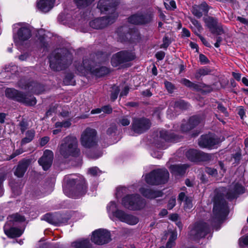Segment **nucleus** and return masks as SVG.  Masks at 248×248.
<instances>
[{
    "mask_svg": "<svg viewBox=\"0 0 248 248\" xmlns=\"http://www.w3.org/2000/svg\"><path fill=\"white\" fill-rule=\"evenodd\" d=\"M231 188L232 189L227 190L226 188L221 187L216 191L213 215L215 219L217 221H220L225 217L228 212V206L224 197L228 199H232L236 197L237 194H242L244 192V187L239 183L233 184Z\"/></svg>",
    "mask_w": 248,
    "mask_h": 248,
    "instance_id": "1",
    "label": "nucleus"
},
{
    "mask_svg": "<svg viewBox=\"0 0 248 248\" xmlns=\"http://www.w3.org/2000/svg\"><path fill=\"white\" fill-rule=\"evenodd\" d=\"M118 2L116 0H100L97 4V8L102 13L110 14L105 17L97 18L90 22V26L95 29H101L108 25L115 22L118 15L115 12V6Z\"/></svg>",
    "mask_w": 248,
    "mask_h": 248,
    "instance_id": "2",
    "label": "nucleus"
},
{
    "mask_svg": "<svg viewBox=\"0 0 248 248\" xmlns=\"http://www.w3.org/2000/svg\"><path fill=\"white\" fill-rule=\"evenodd\" d=\"M64 180L67 186L63 187V191L68 197L78 198L86 192V185L82 178L71 174L65 176Z\"/></svg>",
    "mask_w": 248,
    "mask_h": 248,
    "instance_id": "3",
    "label": "nucleus"
},
{
    "mask_svg": "<svg viewBox=\"0 0 248 248\" xmlns=\"http://www.w3.org/2000/svg\"><path fill=\"white\" fill-rule=\"evenodd\" d=\"M13 38L18 49L24 50L29 46L28 40L31 36L30 27L25 23H18L13 25Z\"/></svg>",
    "mask_w": 248,
    "mask_h": 248,
    "instance_id": "4",
    "label": "nucleus"
},
{
    "mask_svg": "<svg viewBox=\"0 0 248 248\" xmlns=\"http://www.w3.org/2000/svg\"><path fill=\"white\" fill-rule=\"evenodd\" d=\"M59 152L64 158L70 156H76L79 155V149L78 148V141L77 138L73 135L65 137L59 146Z\"/></svg>",
    "mask_w": 248,
    "mask_h": 248,
    "instance_id": "5",
    "label": "nucleus"
},
{
    "mask_svg": "<svg viewBox=\"0 0 248 248\" xmlns=\"http://www.w3.org/2000/svg\"><path fill=\"white\" fill-rule=\"evenodd\" d=\"M7 221L4 226L5 233L9 237H19L23 232V230L14 227L18 223L23 222L25 220L24 217L18 214H14L7 217Z\"/></svg>",
    "mask_w": 248,
    "mask_h": 248,
    "instance_id": "6",
    "label": "nucleus"
},
{
    "mask_svg": "<svg viewBox=\"0 0 248 248\" xmlns=\"http://www.w3.org/2000/svg\"><path fill=\"white\" fill-rule=\"evenodd\" d=\"M71 54L66 49H58L55 50L49 57L50 67L56 71L62 70L64 66L65 60L71 59Z\"/></svg>",
    "mask_w": 248,
    "mask_h": 248,
    "instance_id": "7",
    "label": "nucleus"
},
{
    "mask_svg": "<svg viewBox=\"0 0 248 248\" xmlns=\"http://www.w3.org/2000/svg\"><path fill=\"white\" fill-rule=\"evenodd\" d=\"M93 62L91 60L84 59L82 64L76 66V69L78 73L83 76H86L88 73H91L94 76L100 77L109 73V69L106 67L96 68L95 69L92 67Z\"/></svg>",
    "mask_w": 248,
    "mask_h": 248,
    "instance_id": "8",
    "label": "nucleus"
},
{
    "mask_svg": "<svg viewBox=\"0 0 248 248\" xmlns=\"http://www.w3.org/2000/svg\"><path fill=\"white\" fill-rule=\"evenodd\" d=\"M169 173L166 169L155 170L145 176L146 182L150 185H157L166 183Z\"/></svg>",
    "mask_w": 248,
    "mask_h": 248,
    "instance_id": "9",
    "label": "nucleus"
},
{
    "mask_svg": "<svg viewBox=\"0 0 248 248\" xmlns=\"http://www.w3.org/2000/svg\"><path fill=\"white\" fill-rule=\"evenodd\" d=\"M122 204L130 210H138L145 205V202L139 194L127 195L123 198Z\"/></svg>",
    "mask_w": 248,
    "mask_h": 248,
    "instance_id": "10",
    "label": "nucleus"
},
{
    "mask_svg": "<svg viewBox=\"0 0 248 248\" xmlns=\"http://www.w3.org/2000/svg\"><path fill=\"white\" fill-rule=\"evenodd\" d=\"M6 96L27 106H34L36 103L35 98L32 96H27L13 88H8L5 91Z\"/></svg>",
    "mask_w": 248,
    "mask_h": 248,
    "instance_id": "11",
    "label": "nucleus"
},
{
    "mask_svg": "<svg viewBox=\"0 0 248 248\" xmlns=\"http://www.w3.org/2000/svg\"><path fill=\"white\" fill-rule=\"evenodd\" d=\"M96 135L97 133L95 130L87 128L81 135V144L87 148L94 146L97 143Z\"/></svg>",
    "mask_w": 248,
    "mask_h": 248,
    "instance_id": "12",
    "label": "nucleus"
},
{
    "mask_svg": "<svg viewBox=\"0 0 248 248\" xmlns=\"http://www.w3.org/2000/svg\"><path fill=\"white\" fill-rule=\"evenodd\" d=\"M189 235L195 239L204 237L208 232V225L202 221L196 222L189 227Z\"/></svg>",
    "mask_w": 248,
    "mask_h": 248,
    "instance_id": "13",
    "label": "nucleus"
},
{
    "mask_svg": "<svg viewBox=\"0 0 248 248\" xmlns=\"http://www.w3.org/2000/svg\"><path fill=\"white\" fill-rule=\"evenodd\" d=\"M135 55L132 52L122 51L115 54L111 59V64L114 67H117L124 62L134 60Z\"/></svg>",
    "mask_w": 248,
    "mask_h": 248,
    "instance_id": "14",
    "label": "nucleus"
},
{
    "mask_svg": "<svg viewBox=\"0 0 248 248\" xmlns=\"http://www.w3.org/2000/svg\"><path fill=\"white\" fill-rule=\"evenodd\" d=\"M91 240L97 245H103L110 240V233L106 230L98 229L94 231L92 234Z\"/></svg>",
    "mask_w": 248,
    "mask_h": 248,
    "instance_id": "15",
    "label": "nucleus"
},
{
    "mask_svg": "<svg viewBox=\"0 0 248 248\" xmlns=\"http://www.w3.org/2000/svg\"><path fill=\"white\" fill-rule=\"evenodd\" d=\"M219 142V139L215 135L209 134L201 136L199 141V145L201 147L212 149Z\"/></svg>",
    "mask_w": 248,
    "mask_h": 248,
    "instance_id": "16",
    "label": "nucleus"
},
{
    "mask_svg": "<svg viewBox=\"0 0 248 248\" xmlns=\"http://www.w3.org/2000/svg\"><path fill=\"white\" fill-rule=\"evenodd\" d=\"M115 218L130 225H136L139 221V218L136 216L128 214L121 209L118 211L116 214H115Z\"/></svg>",
    "mask_w": 248,
    "mask_h": 248,
    "instance_id": "17",
    "label": "nucleus"
},
{
    "mask_svg": "<svg viewBox=\"0 0 248 248\" xmlns=\"http://www.w3.org/2000/svg\"><path fill=\"white\" fill-rule=\"evenodd\" d=\"M150 127V123L149 120L144 118H135L132 123V129L138 134H141Z\"/></svg>",
    "mask_w": 248,
    "mask_h": 248,
    "instance_id": "18",
    "label": "nucleus"
},
{
    "mask_svg": "<svg viewBox=\"0 0 248 248\" xmlns=\"http://www.w3.org/2000/svg\"><path fill=\"white\" fill-rule=\"evenodd\" d=\"M153 14L151 12L144 15L135 14L128 19L129 23L133 24H142L149 22L152 19Z\"/></svg>",
    "mask_w": 248,
    "mask_h": 248,
    "instance_id": "19",
    "label": "nucleus"
},
{
    "mask_svg": "<svg viewBox=\"0 0 248 248\" xmlns=\"http://www.w3.org/2000/svg\"><path fill=\"white\" fill-rule=\"evenodd\" d=\"M53 158V152L49 150H46L44 152V154L38 160V163L44 170H48L51 166Z\"/></svg>",
    "mask_w": 248,
    "mask_h": 248,
    "instance_id": "20",
    "label": "nucleus"
},
{
    "mask_svg": "<svg viewBox=\"0 0 248 248\" xmlns=\"http://www.w3.org/2000/svg\"><path fill=\"white\" fill-rule=\"evenodd\" d=\"M126 28L125 27H122L118 29L117 33L118 36L119 40L121 42L130 41L132 42L133 38L136 37H138V33L134 32L132 34V32L125 33Z\"/></svg>",
    "mask_w": 248,
    "mask_h": 248,
    "instance_id": "21",
    "label": "nucleus"
},
{
    "mask_svg": "<svg viewBox=\"0 0 248 248\" xmlns=\"http://www.w3.org/2000/svg\"><path fill=\"white\" fill-rule=\"evenodd\" d=\"M202 119L200 116H194L191 117L188 122L183 123L181 126V130L184 133H186L191 130L195 126L198 125Z\"/></svg>",
    "mask_w": 248,
    "mask_h": 248,
    "instance_id": "22",
    "label": "nucleus"
},
{
    "mask_svg": "<svg viewBox=\"0 0 248 248\" xmlns=\"http://www.w3.org/2000/svg\"><path fill=\"white\" fill-rule=\"evenodd\" d=\"M140 192L146 198L155 199L162 197L163 193L161 191L155 190L147 186H144L139 189Z\"/></svg>",
    "mask_w": 248,
    "mask_h": 248,
    "instance_id": "23",
    "label": "nucleus"
},
{
    "mask_svg": "<svg viewBox=\"0 0 248 248\" xmlns=\"http://www.w3.org/2000/svg\"><path fill=\"white\" fill-rule=\"evenodd\" d=\"M186 156L190 161L197 162L206 157L207 154L197 150L190 149L186 152Z\"/></svg>",
    "mask_w": 248,
    "mask_h": 248,
    "instance_id": "24",
    "label": "nucleus"
},
{
    "mask_svg": "<svg viewBox=\"0 0 248 248\" xmlns=\"http://www.w3.org/2000/svg\"><path fill=\"white\" fill-rule=\"evenodd\" d=\"M209 7L205 2H202L200 5H195L192 7L191 12L192 14L197 17L200 18L202 16L203 13H207Z\"/></svg>",
    "mask_w": 248,
    "mask_h": 248,
    "instance_id": "25",
    "label": "nucleus"
},
{
    "mask_svg": "<svg viewBox=\"0 0 248 248\" xmlns=\"http://www.w3.org/2000/svg\"><path fill=\"white\" fill-rule=\"evenodd\" d=\"M55 0H40L37 3V8L43 13L49 12L54 6Z\"/></svg>",
    "mask_w": 248,
    "mask_h": 248,
    "instance_id": "26",
    "label": "nucleus"
},
{
    "mask_svg": "<svg viewBox=\"0 0 248 248\" xmlns=\"http://www.w3.org/2000/svg\"><path fill=\"white\" fill-rule=\"evenodd\" d=\"M20 83L21 81L19 83V86L22 89L28 90L34 93L40 94L44 91V87L37 83L33 82L25 86L21 85Z\"/></svg>",
    "mask_w": 248,
    "mask_h": 248,
    "instance_id": "27",
    "label": "nucleus"
},
{
    "mask_svg": "<svg viewBox=\"0 0 248 248\" xmlns=\"http://www.w3.org/2000/svg\"><path fill=\"white\" fill-rule=\"evenodd\" d=\"M30 162L29 159L23 160L20 161L15 171V175L18 177H22L26 171Z\"/></svg>",
    "mask_w": 248,
    "mask_h": 248,
    "instance_id": "28",
    "label": "nucleus"
},
{
    "mask_svg": "<svg viewBox=\"0 0 248 248\" xmlns=\"http://www.w3.org/2000/svg\"><path fill=\"white\" fill-rule=\"evenodd\" d=\"M206 26L213 33L217 32V29L221 31V29L217 26V20L216 18L209 16L204 19Z\"/></svg>",
    "mask_w": 248,
    "mask_h": 248,
    "instance_id": "29",
    "label": "nucleus"
},
{
    "mask_svg": "<svg viewBox=\"0 0 248 248\" xmlns=\"http://www.w3.org/2000/svg\"><path fill=\"white\" fill-rule=\"evenodd\" d=\"M160 138L162 140L166 142H177L180 141V138L173 134H169L167 131L162 130L160 132Z\"/></svg>",
    "mask_w": 248,
    "mask_h": 248,
    "instance_id": "30",
    "label": "nucleus"
},
{
    "mask_svg": "<svg viewBox=\"0 0 248 248\" xmlns=\"http://www.w3.org/2000/svg\"><path fill=\"white\" fill-rule=\"evenodd\" d=\"M188 167L186 164L173 165L169 167L171 173L175 175H182Z\"/></svg>",
    "mask_w": 248,
    "mask_h": 248,
    "instance_id": "31",
    "label": "nucleus"
},
{
    "mask_svg": "<svg viewBox=\"0 0 248 248\" xmlns=\"http://www.w3.org/2000/svg\"><path fill=\"white\" fill-rule=\"evenodd\" d=\"M120 210L118 208L117 204L113 201L110 202L107 206V210L108 217L111 220L115 219V214Z\"/></svg>",
    "mask_w": 248,
    "mask_h": 248,
    "instance_id": "32",
    "label": "nucleus"
},
{
    "mask_svg": "<svg viewBox=\"0 0 248 248\" xmlns=\"http://www.w3.org/2000/svg\"><path fill=\"white\" fill-rule=\"evenodd\" d=\"M42 219L50 224L55 225H57L61 222V221L58 219L57 214H46L43 216Z\"/></svg>",
    "mask_w": 248,
    "mask_h": 248,
    "instance_id": "33",
    "label": "nucleus"
},
{
    "mask_svg": "<svg viewBox=\"0 0 248 248\" xmlns=\"http://www.w3.org/2000/svg\"><path fill=\"white\" fill-rule=\"evenodd\" d=\"M35 130L33 129L28 130L25 133V137L21 140V145L28 143L32 141L35 136Z\"/></svg>",
    "mask_w": 248,
    "mask_h": 248,
    "instance_id": "34",
    "label": "nucleus"
},
{
    "mask_svg": "<svg viewBox=\"0 0 248 248\" xmlns=\"http://www.w3.org/2000/svg\"><path fill=\"white\" fill-rule=\"evenodd\" d=\"M73 248H90L89 240L84 239L73 242L72 244Z\"/></svg>",
    "mask_w": 248,
    "mask_h": 248,
    "instance_id": "35",
    "label": "nucleus"
},
{
    "mask_svg": "<svg viewBox=\"0 0 248 248\" xmlns=\"http://www.w3.org/2000/svg\"><path fill=\"white\" fill-rule=\"evenodd\" d=\"M171 106H173L174 108H178L181 109H186L188 107V104L182 100L171 102Z\"/></svg>",
    "mask_w": 248,
    "mask_h": 248,
    "instance_id": "36",
    "label": "nucleus"
},
{
    "mask_svg": "<svg viewBox=\"0 0 248 248\" xmlns=\"http://www.w3.org/2000/svg\"><path fill=\"white\" fill-rule=\"evenodd\" d=\"M94 0H74L79 8H85L90 5Z\"/></svg>",
    "mask_w": 248,
    "mask_h": 248,
    "instance_id": "37",
    "label": "nucleus"
},
{
    "mask_svg": "<svg viewBox=\"0 0 248 248\" xmlns=\"http://www.w3.org/2000/svg\"><path fill=\"white\" fill-rule=\"evenodd\" d=\"M127 192L128 189L126 187L122 186H119L116 189V192L115 193L116 198L117 199H119Z\"/></svg>",
    "mask_w": 248,
    "mask_h": 248,
    "instance_id": "38",
    "label": "nucleus"
},
{
    "mask_svg": "<svg viewBox=\"0 0 248 248\" xmlns=\"http://www.w3.org/2000/svg\"><path fill=\"white\" fill-rule=\"evenodd\" d=\"M102 111L106 113H110L112 111V109L109 106H106L103 107L102 108V109L96 108L94 109H93L91 111V113L92 114L100 113Z\"/></svg>",
    "mask_w": 248,
    "mask_h": 248,
    "instance_id": "39",
    "label": "nucleus"
},
{
    "mask_svg": "<svg viewBox=\"0 0 248 248\" xmlns=\"http://www.w3.org/2000/svg\"><path fill=\"white\" fill-rule=\"evenodd\" d=\"M181 82L186 86L193 89L197 90L198 88V86L197 84L192 82L187 79L183 78L181 80Z\"/></svg>",
    "mask_w": 248,
    "mask_h": 248,
    "instance_id": "40",
    "label": "nucleus"
},
{
    "mask_svg": "<svg viewBox=\"0 0 248 248\" xmlns=\"http://www.w3.org/2000/svg\"><path fill=\"white\" fill-rule=\"evenodd\" d=\"M210 72V71L207 68H203L199 69L197 70L195 74V78H199L201 76H204L208 75Z\"/></svg>",
    "mask_w": 248,
    "mask_h": 248,
    "instance_id": "41",
    "label": "nucleus"
},
{
    "mask_svg": "<svg viewBox=\"0 0 248 248\" xmlns=\"http://www.w3.org/2000/svg\"><path fill=\"white\" fill-rule=\"evenodd\" d=\"M177 234L176 232H172L169 238V240L167 243V247H172L175 244V240L177 238Z\"/></svg>",
    "mask_w": 248,
    "mask_h": 248,
    "instance_id": "42",
    "label": "nucleus"
},
{
    "mask_svg": "<svg viewBox=\"0 0 248 248\" xmlns=\"http://www.w3.org/2000/svg\"><path fill=\"white\" fill-rule=\"evenodd\" d=\"M71 123L69 120H66L62 122H58L55 124V127L61 128L62 127L68 128L70 127Z\"/></svg>",
    "mask_w": 248,
    "mask_h": 248,
    "instance_id": "43",
    "label": "nucleus"
},
{
    "mask_svg": "<svg viewBox=\"0 0 248 248\" xmlns=\"http://www.w3.org/2000/svg\"><path fill=\"white\" fill-rule=\"evenodd\" d=\"M184 209L186 211H189L193 207L192 200L191 198H186L185 201Z\"/></svg>",
    "mask_w": 248,
    "mask_h": 248,
    "instance_id": "44",
    "label": "nucleus"
},
{
    "mask_svg": "<svg viewBox=\"0 0 248 248\" xmlns=\"http://www.w3.org/2000/svg\"><path fill=\"white\" fill-rule=\"evenodd\" d=\"M130 122V118L126 116H124L119 120V124L123 126H127L129 124Z\"/></svg>",
    "mask_w": 248,
    "mask_h": 248,
    "instance_id": "45",
    "label": "nucleus"
},
{
    "mask_svg": "<svg viewBox=\"0 0 248 248\" xmlns=\"http://www.w3.org/2000/svg\"><path fill=\"white\" fill-rule=\"evenodd\" d=\"M69 17L68 15H66L64 13H61L58 16V20L60 22L64 24L66 23V21Z\"/></svg>",
    "mask_w": 248,
    "mask_h": 248,
    "instance_id": "46",
    "label": "nucleus"
},
{
    "mask_svg": "<svg viewBox=\"0 0 248 248\" xmlns=\"http://www.w3.org/2000/svg\"><path fill=\"white\" fill-rule=\"evenodd\" d=\"M88 172L93 176L100 175L101 171L97 167H93L89 169Z\"/></svg>",
    "mask_w": 248,
    "mask_h": 248,
    "instance_id": "47",
    "label": "nucleus"
},
{
    "mask_svg": "<svg viewBox=\"0 0 248 248\" xmlns=\"http://www.w3.org/2000/svg\"><path fill=\"white\" fill-rule=\"evenodd\" d=\"M116 130L117 129L115 125L111 126L108 128L107 134L109 136H114L116 134Z\"/></svg>",
    "mask_w": 248,
    "mask_h": 248,
    "instance_id": "48",
    "label": "nucleus"
},
{
    "mask_svg": "<svg viewBox=\"0 0 248 248\" xmlns=\"http://www.w3.org/2000/svg\"><path fill=\"white\" fill-rule=\"evenodd\" d=\"M112 89L113 92L111 93V99L112 100H115L117 98L119 92V89L117 86L113 87Z\"/></svg>",
    "mask_w": 248,
    "mask_h": 248,
    "instance_id": "49",
    "label": "nucleus"
},
{
    "mask_svg": "<svg viewBox=\"0 0 248 248\" xmlns=\"http://www.w3.org/2000/svg\"><path fill=\"white\" fill-rule=\"evenodd\" d=\"M239 245L242 247L244 245H248V235L241 237L239 240Z\"/></svg>",
    "mask_w": 248,
    "mask_h": 248,
    "instance_id": "50",
    "label": "nucleus"
},
{
    "mask_svg": "<svg viewBox=\"0 0 248 248\" xmlns=\"http://www.w3.org/2000/svg\"><path fill=\"white\" fill-rule=\"evenodd\" d=\"M164 84L166 88L169 92L172 93L173 91L174 86L171 82L166 81Z\"/></svg>",
    "mask_w": 248,
    "mask_h": 248,
    "instance_id": "51",
    "label": "nucleus"
},
{
    "mask_svg": "<svg viewBox=\"0 0 248 248\" xmlns=\"http://www.w3.org/2000/svg\"><path fill=\"white\" fill-rule=\"evenodd\" d=\"M23 152V151L22 149H18L16 150L14 153H13L9 157H7L6 158V160H10L14 157H15L16 156L22 154Z\"/></svg>",
    "mask_w": 248,
    "mask_h": 248,
    "instance_id": "52",
    "label": "nucleus"
},
{
    "mask_svg": "<svg viewBox=\"0 0 248 248\" xmlns=\"http://www.w3.org/2000/svg\"><path fill=\"white\" fill-rule=\"evenodd\" d=\"M190 21L192 24L198 29V31H200L202 29L201 25L196 19L194 18H191Z\"/></svg>",
    "mask_w": 248,
    "mask_h": 248,
    "instance_id": "53",
    "label": "nucleus"
},
{
    "mask_svg": "<svg viewBox=\"0 0 248 248\" xmlns=\"http://www.w3.org/2000/svg\"><path fill=\"white\" fill-rule=\"evenodd\" d=\"M20 129L22 133H23L28 127V124L25 121H21L19 123Z\"/></svg>",
    "mask_w": 248,
    "mask_h": 248,
    "instance_id": "54",
    "label": "nucleus"
},
{
    "mask_svg": "<svg viewBox=\"0 0 248 248\" xmlns=\"http://www.w3.org/2000/svg\"><path fill=\"white\" fill-rule=\"evenodd\" d=\"M205 171L212 176H215L217 174V170L211 168H206Z\"/></svg>",
    "mask_w": 248,
    "mask_h": 248,
    "instance_id": "55",
    "label": "nucleus"
},
{
    "mask_svg": "<svg viewBox=\"0 0 248 248\" xmlns=\"http://www.w3.org/2000/svg\"><path fill=\"white\" fill-rule=\"evenodd\" d=\"M37 43H39L38 45L41 47H45L46 46V43L45 41V38L44 36L40 37L39 38V41L37 42Z\"/></svg>",
    "mask_w": 248,
    "mask_h": 248,
    "instance_id": "56",
    "label": "nucleus"
},
{
    "mask_svg": "<svg viewBox=\"0 0 248 248\" xmlns=\"http://www.w3.org/2000/svg\"><path fill=\"white\" fill-rule=\"evenodd\" d=\"M163 43L161 45V47L167 48L170 43L169 39L167 37H164L163 38Z\"/></svg>",
    "mask_w": 248,
    "mask_h": 248,
    "instance_id": "57",
    "label": "nucleus"
},
{
    "mask_svg": "<svg viewBox=\"0 0 248 248\" xmlns=\"http://www.w3.org/2000/svg\"><path fill=\"white\" fill-rule=\"evenodd\" d=\"M17 67L16 65H12V66L9 65L5 67V72H13L16 71Z\"/></svg>",
    "mask_w": 248,
    "mask_h": 248,
    "instance_id": "58",
    "label": "nucleus"
},
{
    "mask_svg": "<svg viewBox=\"0 0 248 248\" xmlns=\"http://www.w3.org/2000/svg\"><path fill=\"white\" fill-rule=\"evenodd\" d=\"M175 205V199L174 198H171L168 204V208L171 209Z\"/></svg>",
    "mask_w": 248,
    "mask_h": 248,
    "instance_id": "59",
    "label": "nucleus"
},
{
    "mask_svg": "<svg viewBox=\"0 0 248 248\" xmlns=\"http://www.w3.org/2000/svg\"><path fill=\"white\" fill-rule=\"evenodd\" d=\"M49 140V138L48 137H44L41 139L40 144L41 146H45Z\"/></svg>",
    "mask_w": 248,
    "mask_h": 248,
    "instance_id": "60",
    "label": "nucleus"
},
{
    "mask_svg": "<svg viewBox=\"0 0 248 248\" xmlns=\"http://www.w3.org/2000/svg\"><path fill=\"white\" fill-rule=\"evenodd\" d=\"M200 62L202 64H205L208 62V59L207 57L203 54H200L199 56Z\"/></svg>",
    "mask_w": 248,
    "mask_h": 248,
    "instance_id": "61",
    "label": "nucleus"
},
{
    "mask_svg": "<svg viewBox=\"0 0 248 248\" xmlns=\"http://www.w3.org/2000/svg\"><path fill=\"white\" fill-rule=\"evenodd\" d=\"M217 108L220 111L223 113L226 116H228V113L226 111V109L222 105L218 104L217 106Z\"/></svg>",
    "mask_w": 248,
    "mask_h": 248,
    "instance_id": "62",
    "label": "nucleus"
},
{
    "mask_svg": "<svg viewBox=\"0 0 248 248\" xmlns=\"http://www.w3.org/2000/svg\"><path fill=\"white\" fill-rule=\"evenodd\" d=\"M156 58L158 60H162L165 56V53L163 51H159L155 54Z\"/></svg>",
    "mask_w": 248,
    "mask_h": 248,
    "instance_id": "63",
    "label": "nucleus"
},
{
    "mask_svg": "<svg viewBox=\"0 0 248 248\" xmlns=\"http://www.w3.org/2000/svg\"><path fill=\"white\" fill-rule=\"evenodd\" d=\"M182 35L183 37H189L190 35V31L186 28H183Z\"/></svg>",
    "mask_w": 248,
    "mask_h": 248,
    "instance_id": "64",
    "label": "nucleus"
}]
</instances>
